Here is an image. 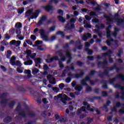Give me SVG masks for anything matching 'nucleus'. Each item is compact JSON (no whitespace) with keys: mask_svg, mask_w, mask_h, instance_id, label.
<instances>
[{"mask_svg":"<svg viewBox=\"0 0 124 124\" xmlns=\"http://www.w3.org/2000/svg\"><path fill=\"white\" fill-rule=\"evenodd\" d=\"M32 63H33L32 60H29L24 62V64H25V65H31Z\"/></svg>","mask_w":124,"mask_h":124,"instance_id":"473e14b6","label":"nucleus"},{"mask_svg":"<svg viewBox=\"0 0 124 124\" xmlns=\"http://www.w3.org/2000/svg\"><path fill=\"white\" fill-rule=\"evenodd\" d=\"M46 19H47V17L46 16H43L40 17V19L38 22V25L41 26L43 24V22L46 20Z\"/></svg>","mask_w":124,"mask_h":124,"instance_id":"412c9836","label":"nucleus"},{"mask_svg":"<svg viewBox=\"0 0 124 124\" xmlns=\"http://www.w3.org/2000/svg\"><path fill=\"white\" fill-rule=\"evenodd\" d=\"M16 33V34H21V29H22V23L21 22H17L15 25Z\"/></svg>","mask_w":124,"mask_h":124,"instance_id":"4468645a","label":"nucleus"},{"mask_svg":"<svg viewBox=\"0 0 124 124\" xmlns=\"http://www.w3.org/2000/svg\"><path fill=\"white\" fill-rule=\"evenodd\" d=\"M11 55H12V52H11V50H8L7 51V54H6L7 59H10V57H11Z\"/></svg>","mask_w":124,"mask_h":124,"instance_id":"58836bf2","label":"nucleus"},{"mask_svg":"<svg viewBox=\"0 0 124 124\" xmlns=\"http://www.w3.org/2000/svg\"><path fill=\"white\" fill-rule=\"evenodd\" d=\"M16 112H17V114L18 116L16 117V119L19 120L21 118H25L26 117V114H25V112L22 109H21L20 108V105L17 106L16 109Z\"/></svg>","mask_w":124,"mask_h":124,"instance_id":"0eeeda50","label":"nucleus"},{"mask_svg":"<svg viewBox=\"0 0 124 124\" xmlns=\"http://www.w3.org/2000/svg\"><path fill=\"white\" fill-rule=\"evenodd\" d=\"M26 42L27 43V44H29V45H32V42L31 40L28 39L25 40Z\"/></svg>","mask_w":124,"mask_h":124,"instance_id":"338daca9","label":"nucleus"},{"mask_svg":"<svg viewBox=\"0 0 124 124\" xmlns=\"http://www.w3.org/2000/svg\"><path fill=\"white\" fill-rule=\"evenodd\" d=\"M80 44H81V41H80V40H78L77 42L76 43V46H77V45H79L78 46V50H81V49H82V48L83 47V45Z\"/></svg>","mask_w":124,"mask_h":124,"instance_id":"bb28decb","label":"nucleus"},{"mask_svg":"<svg viewBox=\"0 0 124 124\" xmlns=\"http://www.w3.org/2000/svg\"><path fill=\"white\" fill-rule=\"evenodd\" d=\"M50 84L56 85V78H53L51 75H49L47 77Z\"/></svg>","mask_w":124,"mask_h":124,"instance_id":"2eb2a0df","label":"nucleus"},{"mask_svg":"<svg viewBox=\"0 0 124 124\" xmlns=\"http://www.w3.org/2000/svg\"><path fill=\"white\" fill-rule=\"evenodd\" d=\"M39 33L43 40L45 41H48L49 39L48 38V36L46 34V31L44 29H40Z\"/></svg>","mask_w":124,"mask_h":124,"instance_id":"1a4fd4ad","label":"nucleus"},{"mask_svg":"<svg viewBox=\"0 0 124 124\" xmlns=\"http://www.w3.org/2000/svg\"><path fill=\"white\" fill-rule=\"evenodd\" d=\"M59 87L61 90H63L64 88V84L63 83H61L59 85Z\"/></svg>","mask_w":124,"mask_h":124,"instance_id":"680f3d73","label":"nucleus"},{"mask_svg":"<svg viewBox=\"0 0 124 124\" xmlns=\"http://www.w3.org/2000/svg\"><path fill=\"white\" fill-rule=\"evenodd\" d=\"M83 105H85V106H87L86 109L88 110V111H91V112H93V109H94V108H91V106L90 105L88 104V103L87 102H84L83 103Z\"/></svg>","mask_w":124,"mask_h":124,"instance_id":"393cba45","label":"nucleus"},{"mask_svg":"<svg viewBox=\"0 0 124 124\" xmlns=\"http://www.w3.org/2000/svg\"><path fill=\"white\" fill-rule=\"evenodd\" d=\"M93 9L95 11H96V12H98V11H101V9L100 8V5H98L97 7L93 8Z\"/></svg>","mask_w":124,"mask_h":124,"instance_id":"37998d69","label":"nucleus"},{"mask_svg":"<svg viewBox=\"0 0 124 124\" xmlns=\"http://www.w3.org/2000/svg\"><path fill=\"white\" fill-rule=\"evenodd\" d=\"M23 67H17L16 69V71L18 72V73H23V71H24Z\"/></svg>","mask_w":124,"mask_h":124,"instance_id":"79ce46f5","label":"nucleus"},{"mask_svg":"<svg viewBox=\"0 0 124 124\" xmlns=\"http://www.w3.org/2000/svg\"><path fill=\"white\" fill-rule=\"evenodd\" d=\"M121 105H123L124 107L119 110V113L121 114H124V104H121V103L119 102L116 103V106L113 107V108H112V111L117 112V107H120Z\"/></svg>","mask_w":124,"mask_h":124,"instance_id":"9b49d317","label":"nucleus"},{"mask_svg":"<svg viewBox=\"0 0 124 124\" xmlns=\"http://www.w3.org/2000/svg\"><path fill=\"white\" fill-rule=\"evenodd\" d=\"M45 10L46 11H50V10H53V7L50 5H47L45 7Z\"/></svg>","mask_w":124,"mask_h":124,"instance_id":"a19ab883","label":"nucleus"},{"mask_svg":"<svg viewBox=\"0 0 124 124\" xmlns=\"http://www.w3.org/2000/svg\"><path fill=\"white\" fill-rule=\"evenodd\" d=\"M25 73H26V74H28L27 77L28 78H31V70H25L24 71Z\"/></svg>","mask_w":124,"mask_h":124,"instance_id":"2f4dec72","label":"nucleus"},{"mask_svg":"<svg viewBox=\"0 0 124 124\" xmlns=\"http://www.w3.org/2000/svg\"><path fill=\"white\" fill-rule=\"evenodd\" d=\"M66 100L70 101V100H71V98L70 97H68V96H67V95H66V94L63 95L62 97L61 98L62 102V103H64V104H66Z\"/></svg>","mask_w":124,"mask_h":124,"instance_id":"dca6fc26","label":"nucleus"},{"mask_svg":"<svg viewBox=\"0 0 124 124\" xmlns=\"http://www.w3.org/2000/svg\"><path fill=\"white\" fill-rule=\"evenodd\" d=\"M121 79V81H124V75L123 74H119L115 78L109 79V84H114L117 79Z\"/></svg>","mask_w":124,"mask_h":124,"instance_id":"ddd939ff","label":"nucleus"},{"mask_svg":"<svg viewBox=\"0 0 124 124\" xmlns=\"http://www.w3.org/2000/svg\"><path fill=\"white\" fill-rule=\"evenodd\" d=\"M26 53L28 55V56L27 57V59L29 60V56H31V51L30 49H27L26 50Z\"/></svg>","mask_w":124,"mask_h":124,"instance_id":"8fccbe9b","label":"nucleus"},{"mask_svg":"<svg viewBox=\"0 0 124 124\" xmlns=\"http://www.w3.org/2000/svg\"><path fill=\"white\" fill-rule=\"evenodd\" d=\"M119 31V29L117 28H114V31L112 33V35L116 37L117 36V32Z\"/></svg>","mask_w":124,"mask_h":124,"instance_id":"a18cd8bd","label":"nucleus"},{"mask_svg":"<svg viewBox=\"0 0 124 124\" xmlns=\"http://www.w3.org/2000/svg\"><path fill=\"white\" fill-rule=\"evenodd\" d=\"M110 103H111V102L110 101H108L107 102L106 105H104L103 107V110H106V112H108V109H107V107L109 106V104H110Z\"/></svg>","mask_w":124,"mask_h":124,"instance_id":"cd10ccee","label":"nucleus"},{"mask_svg":"<svg viewBox=\"0 0 124 124\" xmlns=\"http://www.w3.org/2000/svg\"><path fill=\"white\" fill-rule=\"evenodd\" d=\"M75 90L78 91V92H81V91H82V86H81L80 85H77L75 87Z\"/></svg>","mask_w":124,"mask_h":124,"instance_id":"de8ad7c7","label":"nucleus"},{"mask_svg":"<svg viewBox=\"0 0 124 124\" xmlns=\"http://www.w3.org/2000/svg\"><path fill=\"white\" fill-rule=\"evenodd\" d=\"M35 43L36 45H39V44H42V43H43V42L42 41L37 40L35 42Z\"/></svg>","mask_w":124,"mask_h":124,"instance_id":"69168bd1","label":"nucleus"},{"mask_svg":"<svg viewBox=\"0 0 124 124\" xmlns=\"http://www.w3.org/2000/svg\"><path fill=\"white\" fill-rule=\"evenodd\" d=\"M38 72H39V70H38V69L36 68H34L32 70V74H34V75L37 74Z\"/></svg>","mask_w":124,"mask_h":124,"instance_id":"4c0bfd02","label":"nucleus"},{"mask_svg":"<svg viewBox=\"0 0 124 124\" xmlns=\"http://www.w3.org/2000/svg\"><path fill=\"white\" fill-rule=\"evenodd\" d=\"M15 29L14 28H12L9 30V32L10 33H11V34H13V33H14V32H15Z\"/></svg>","mask_w":124,"mask_h":124,"instance_id":"e2e57ef3","label":"nucleus"},{"mask_svg":"<svg viewBox=\"0 0 124 124\" xmlns=\"http://www.w3.org/2000/svg\"><path fill=\"white\" fill-rule=\"evenodd\" d=\"M102 83L104 84L103 86V89H107V88H108L107 85H106V84L107 83V81L106 80H103V81H102Z\"/></svg>","mask_w":124,"mask_h":124,"instance_id":"09e8293b","label":"nucleus"},{"mask_svg":"<svg viewBox=\"0 0 124 124\" xmlns=\"http://www.w3.org/2000/svg\"><path fill=\"white\" fill-rule=\"evenodd\" d=\"M58 20L62 23H64V22H65V19L63 18V17L61 16H58Z\"/></svg>","mask_w":124,"mask_h":124,"instance_id":"c03bdc74","label":"nucleus"},{"mask_svg":"<svg viewBox=\"0 0 124 124\" xmlns=\"http://www.w3.org/2000/svg\"><path fill=\"white\" fill-rule=\"evenodd\" d=\"M84 50L85 51H87V54L88 55H92L93 54V51L92 50V49H89V48H85L84 49Z\"/></svg>","mask_w":124,"mask_h":124,"instance_id":"49530a36","label":"nucleus"},{"mask_svg":"<svg viewBox=\"0 0 124 124\" xmlns=\"http://www.w3.org/2000/svg\"><path fill=\"white\" fill-rule=\"evenodd\" d=\"M79 73L78 74H72L71 72L68 73L67 76L68 77H71V78H76V79H78V78H80V77H81V76H83L84 75V71L83 70H79Z\"/></svg>","mask_w":124,"mask_h":124,"instance_id":"6e6552de","label":"nucleus"},{"mask_svg":"<svg viewBox=\"0 0 124 124\" xmlns=\"http://www.w3.org/2000/svg\"><path fill=\"white\" fill-rule=\"evenodd\" d=\"M111 36V31L109 30V27L107 28V38H109Z\"/></svg>","mask_w":124,"mask_h":124,"instance_id":"c9c22d12","label":"nucleus"},{"mask_svg":"<svg viewBox=\"0 0 124 124\" xmlns=\"http://www.w3.org/2000/svg\"><path fill=\"white\" fill-rule=\"evenodd\" d=\"M35 63L40 64L41 63V59L40 58H37L34 59Z\"/></svg>","mask_w":124,"mask_h":124,"instance_id":"ea45409f","label":"nucleus"},{"mask_svg":"<svg viewBox=\"0 0 124 124\" xmlns=\"http://www.w3.org/2000/svg\"><path fill=\"white\" fill-rule=\"evenodd\" d=\"M29 115L30 117H34V112H33L32 111L29 110Z\"/></svg>","mask_w":124,"mask_h":124,"instance_id":"052dcab7","label":"nucleus"},{"mask_svg":"<svg viewBox=\"0 0 124 124\" xmlns=\"http://www.w3.org/2000/svg\"><path fill=\"white\" fill-rule=\"evenodd\" d=\"M69 70H70V67L68 66H66V69L64 70V71L62 73V77H64L65 75H66V73H67V72L69 71Z\"/></svg>","mask_w":124,"mask_h":124,"instance_id":"a878e982","label":"nucleus"},{"mask_svg":"<svg viewBox=\"0 0 124 124\" xmlns=\"http://www.w3.org/2000/svg\"><path fill=\"white\" fill-rule=\"evenodd\" d=\"M15 65H17V66H22V63L19 61H16L15 62Z\"/></svg>","mask_w":124,"mask_h":124,"instance_id":"5fc2aeb1","label":"nucleus"},{"mask_svg":"<svg viewBox=\"0 0 124 124\" xmlns=\"http://www.w3.org/2000/svg\"><path fill=\"white\" fill-rule=\"evenodd\" d=\"M76 22V19L75 18H72L70 20V22H68L67 25L65 27V31H70L72 29H74L75 26L74 25V23Z\"/></svg>","mask_w":124,"mask_h":124,"instance_id":"423d86ee","label":"nucleus"},{"mask_svg":"<svg viewBox=\"0 0 124 124\" xmlns=\"http://www.w3.org/2000/svg\"><path fill=\"white\" fill-rule=\"evenodd\" d=\"M31 13H32V10H30L26 12L25 16L26 17H31Z\"/></svg>","mask_w":124,"mask_h":124,"instance_id":"f704fd0d","label":"nucleus"},{"mask_svg":"<svg viewBox=\"0 0 124 124\" xmlns=\"http://www.w3.org/2000/svg\"><path fill=\"white\" fill-rule=\"evenodd\" d=\"M6 95V93H3L0 96V99H1L0 104L1 105H3V106H6V105L8 104L10 108H12V107H13L15 104V101H13L12 102L10 101V100L6 99L5 97Z\"/></svg>","mask_w":124,"mask_h":124,"instance_id":"39448f33","label":"nucleus"},{"mask_svg":"<svg viewBox=\"0 0 124 124\" xmlns=\"http://www.w3.org/2000/svg\"><path fill=\"white\" fill-rule=\"evenodd\" d=\"M15 61H16V57L15 56H13L10 60V63L12 65H15Z\"/></svg>","mask_w":124,"mask_h":124,"instance_id":"c85d7f7f","label":"nucleus"},{"mask_svg":"<svg viewBox=\"0 0 124 124\" xmlns=\"http://www.w3.org/2000/svg\"><path fill=\"white\" fill-rule=\"evenodd\" d=\"M39 13H40V11H39V10H36L32 14L31 17V19H36V18H37L39 15Z\"/></svg>","mask_w":124,"mask_h":124,"instance_id":"6ab92c4d","label":"nucleus"},{"mask_svg":"<svg viewBox=\"0 0 124 124\" xmlns=\"http://www.w3.org/2000/svg\"><path fill=\"white\" fill-rule=\"evenodd\" d=\"M55 30H56V27L55 26H52L49 28L48 32H52V31H54Z\"/></svg>","mask_w":124,"mask_h":124,"instance_id":"603ef678","label":"nucleus"},{"mask_svg":"<svg viewBox=\"0 0 124 124\" xmlns=\"http://www.w3.org/2000/svg\"><path fill=\"white\" fill-rule=\"evenodd\" d=\"M40 30V29H38V28L35 29L33 31V32H34V34H37V33H39Z\"/></svg>","mask_w":124,"mask_h":124,"instance_id":"6e6d98bb","label":"nucleus"},{"mask_svg":"<svg viewBox=\"0 0 124 124\" xmlns=\"http://www.w3.org/2000/svg\"><path fill=\"white\" fill-rule=\"evenodd\" d=\"M58 55H59V57L63 62H64V61L66 60V57L67 58H69V59H70V54H69V52L67 51L62 52V50H59L55 52V55L53 56V58L46 59L45 61L46 62H52L53 60L55 61H59V56H58Z\"/></svg>","mask_w":124,"mask_h":124,"instance_id":"f257e3e1","label":"nucleus"},{"mask_svg":"<svg viewBox=\"0 0 124 124\" xmlns=\"http://www.w3.org/2000/svg\"><path fill=\"white\" fill-rule=\"evenodd\" d=\"M24 8H20L18 11V14H22V13L24 12Z\"/></svg>","mask_w":124,"mask_h":124,"instance_id":"13d9d810","label":"nucleus"},{"mask_svg":"<svg viewBox=\"0 0 124 124\" xmlns=\"http://www.w3.org/2000/svg\"><path fill=\"white\" fill-rule=\"evenodd\" d=\"M114 69H116V72H119L120 70H121V68L117 67V63H114L113 66L111 67L109 69V70L110 71H112V70H114Z\"/></svg>","mask_w":124,"mask_h":124,"instance_id":"b1692460","label":"nucleus"},{"mask_svg":"<svg viewBox=\"0 0 124 124\" xmlns=\"http://www.w3.org/2000/svg\"><path fill=\"white\" fill-rule=\"evenodd\" d=\"M73 43H74V40H71L69 43H66L65 46H64V48L66 49L65 51L62 50V52H66V51H67L70 54V58H68L69 59L67 62V63H69L70 62V61H71V59H72L71 57V54H70V52H69V50H68V46L70 45V44H73Z\"/></svg>","mask_w":124,"mask_h":124,"instance_id":"9d476101","label":"nucleus"},{"mask_svg":"<svg viewBox=\"0 0 124 124\" xmlns=\"http://www.w3.org/2000/svg\"><path fill=\"white\" fill-rule=\"evenodd\" d=\"M11 117L8 116L6 118H5L4 120V122L8 123H10L11 122Z\"/></svg>","mask_w":124,"mask_h":124,"instance_id":"e433bc0d","label":"nucleus"},{"mask_svg":"<svg viewBox=\"0 0 124 124\" xmlns=\"http://www.w3.org/2000/svg\"><path fill=\"white\" fill-rule=\"evenodd\" d=\"M122 54H123V49L120 48L118 51V56L119 57H121V55H122Z\"/></svg>","mask_w":124,"mask_h":124,"instance_id":"bf43d9fd","label":"nucleus"},{"mask_svg":"<svg viewBox=\"0 0 124 124\" xmlns=\"http://www.w3.org/2000/svg\"><path fill=\"white\" fill-rule=\"evenodd\" d=\"M108 65V62H107V60H105L104 61V62H98V66L99 67H102V68H105V71L104 73H102L101 72H99L100 74L99 76L100 77H103L104 75L106 76H109V67H106Z\"/></svg>","mask_w":124,"mask_h":124,"instance_id":"20e7f679","label":"nucleus"},{"mask_svg":"<svg viewBox=\"0 0 124 124\" xmlns=\"http://www.w3.org/2000/svg\"><path fill=\"white\" fill-rule=\"evenodd\" d=\"M95 73V71H91L89 75L86 76L84 79L81 80L80 83L82 86H86V92H91L92 88L90 87L86 82H90L91 86L94 85V81H91V76L93 75Z\"/></svg>","mask_w":124,"mask_h":124,"instance_id":"f03ea898","label":"nucleus"},{"mask_svg":"<svg viewBox=\"0 0 124 124\" xmlns=\"http://www.w3.org/2000/svg\"><path fill=\"white\" fill-rule=\"evenodd\" d=\"M106 43L107 44V45L108 46H110L111 45V44L112 43H114L115 44L113 45V46H111V48L112 49H115V47H114H114H115V48H117V47H118V41L117 40H113V39H110V40H107L106 42Z\"/></svg>","mask_w":124,"mask_h":124,"instance_id":"f8f14e48","label":"nucleus"},{"mask_svg":"<svg viewBox=\"0 0 124 124\" xmlns=\"http://www.w3.org/2000/svg\"><path fill=\"white\" fill-rule=\"evenodd\" d=\"M87 121H88L87 124H91L92 122H93V119L91 118H87Z\"/></svg>","mask_w":124,"mask_h":124,"instance_id":"864d4df0","label":"nucleus"},{"mask_svg":"<svg viewBox=\"0 0 124 124\" xmlns=\"http://www.w3.org/2000/svg\"><path fill=\"white\" fill-rule=\"evenodd\" d=\"M56 34L57 35H61L62 37V38L65 37L66 39L69 40L70 39V37H72V35H70L69 36H64V33L62 31H59L56 33Z\"/></svg>","mask_w":124,"mask_h":124,"instance_id":"a211bd4d","label":"nucleus"},{"mask_svg":"<svg viewBox=\"0 0 124 124\" xmlns=\"http://www.w3.org/2000/svg\"><path fill=\"white\" fill-rule=\"evenodd\" d=\"M81 11L88 13L90 16H96V13H95V12L91 11L87 9H82Z\"/></svg>","mask_w":124,"mask_h":124,"instance_id":"f3484780","label":"nucleus"},{"mask_svg":"<svg viewBox=\"0 0 124 124\" xmlns=\"http://www.w3.org/2000/svg\"><path fill=\"white\" fill-rule=\"evenodd\" d=\"M10 44L11 45H14V46H16V47H18L21 44V41H16L15 40H13L10 42Z\"/></svg>","mask_w":124,"mask_h":124,"instance_id":"aec40b11","label":"nucleus"},{"mask_svg":"<svg viewBox=\"0 0 124 124\" xmlns=\"http://www.w3.org/2000/svg\"><path fill=\"white\" fill-rule=\"evenodd\" d=\"M92 37V34L91 33H85L82 36V39L84 41H87L88 40V38H91Z\"/></svg>","mask_w":124,"mask_h":124,"instance_id":"4be33fe9","label":"nucleus"},{"mask_svg":"<svg viewBox=\"0 0 124 124\" xmlns=\"http://www.w3.org/2000/svg\"><path fill=\"white\" fill-rule=\"evenodd\" d=\"M104 17L107 19V21L109 23H114L116 22L118 26H121L124 23V19H119L118 15L115 14L114 16L110 15V16L105 14Z\"/></svg>","mask_w":124,"mask_h":124,"instance_id":"7ed1b4c3","label":"nucleus"},{"mask_svg":"<svg viewBox=\"0 0 124 124\" xmlns=\"http://www.w3.org/2000/svg\"><path fill=\"white\" fill-rule=\"evenodd\" d=\"M82 112L88 113V112L86 111V107H82L78 109L77 111V115H80Z\"/></svg>","mask_w":124,"mask_h":124,"instance_id":"5701e85b","label":"nucleus"},{"mask_svg":"<svg viewBox=\"0 0 124 124\" xmlns=\"http://www.w3.org/2000/svg\"><path fill=\"white\" fill-rule=\"evenodd\" d=\"M1 45H3L4 46H7V45H8L9 43L6 41L4 40L1 42Z\"/></svg>","mask_w":124,"mask_h":124,"instance_id":"3c124183","label":"nucleus"},{"mask_svg":"<svg viewBox=\"0 0 124 124\" xmlns=\"http://www.w3.org/2000/svg\"><path fill=\"white\" fill-rule=\"evenodd\" d=\"M84 28H88V29H91V28H92V26H91V25H90V23H89V22H88V21H87L86 20H84Z\"/></svg>","mask_w":124,"mask_h":124,"instance_id":"c756f323","label":"nucleus"},{"mask_svg":"<svg viewBox=\"0 0 124 124\" xmlns=\"http://www.w3.org/2000/svg\"><path fill=\"white\" fill-rule=\"evenodd\" d=\"M52 90L55 93H58L59 91H60V89L57 87H53Z\"/></svg>","mask_w":124,"mask_h":124,"instance_id":"774afa93","label":"nucleus"},{"mask_svg":"<svg viewBox=\"0 0 124 124\" xmlns=\"http://www.w3.org/2000/svg\"><path fill=\"white\" fill-rule=\"evenodd\" d=\"M36 56V53H32L30 57L31 58V59H32V60H35V57Z\"/></svg>","mask_w":124,"mask_h":124,"instance_id":"4d7b16f0","label":"nucleus"},{"mask_svg":"<svg viewBox=\"0 0 124 124\" xmlns=\"http://www.w3.org/2000/svg\"><path fill=\"white\" fill-rule=\"evenodd\" d=\"M113 52L111 50H108V52L105 53H103V57H111V54H112Z\"/></svg>","mask_w":124,"mask_h":124,"instance_id":"7c9ffc66","label":"nucleus"},{"mask_svg":"<svg viewBox=\"0 0 124 124\" xmlns=\"http://www.w3.org/2000/svg\"><path fill=\"white\" fill-rule=\"evenodd\" d=\"M95 28L98 30H100V29H104L105 28V26H104V24H99V25H95Z\"/></svg>","mask_w":124,"mask_h":124,"instance_id":"72a5a7b5","label":"nucleus"},{"mask_svg":"<svg viewBox=\"0 0 124 124\" xmlns=\"http://www.w3.org/2000/svg\"><path fill=\"white\" fill-rule=\"evenodd\" d=\"M65 82L67 83H70L71 82V78L68 77L67 78H66Z\"/></svg>","mask_w":124,"mask_h":124,"instance_id":"0e129e2a","label":"nucleus"}]
</instances>
